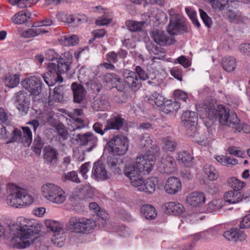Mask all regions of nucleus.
<instances>
[{"mask_svg": "<svg viewBox=\"0 0 250 250\" xmlns=\"http://www.w3.org/2000/svg\"><path fill=\"white\" fill-rule=\"evenodd\" d=\"M78 38L76 35H65L61 39V43L64 46H74L78 43Z\"/></svg>", "mask_w": 250, "mask_h": 250, "instance_id": "obj_42", "label": "nucleus"}, {"mask_svg": "<svg viewBox=\"0 0 250 250\" xmlns=\"http://www.w3.org/2000/svg\"><path fill=\"white\" fill-rule=\"evenodd\" d=\"M239 2L236 0H213L211 5L215 11L227 9L229 14L228 16H236Z\"/></svg>", "mask_w": 250, "mask_h": 250, "instance_id": "obj_10", "label": "nucleus"}, {"mask_svg": "<svg viewBox=\"0 0 250 250\" xmlns=\"http://www.w3.org/2000/svg\"><path fill=\"white\" fill-rule=\"evenodd\" d=\"M124 172L125 175L128 177L132 186L137 188L138 190L141 191V188L143 187L144 181L140 177V173L134 170L133 167L129 164L125 165Z\"/></svg>", "mask_w": 250, "mask_h": 250, "instance_id": "obj_12", "label": "nucleus"}, {"mask_svg": "<svg viewBox=\"0 0 250 250\" xmlns=\"http://www.w3.org/2000/svg\"><path fill=\"white\" fill-rule=\"evenodd\" d=\"M241 229L250 228V213L244 216L240 223Z\"/></svg>", "mask_w": 250, "mask_h": 250, "instance_id": "obj_63", "label": "nucleus"}, {"mask_svg": "<svg viewBox=\"0 0 250 250\" xmlns=\"http://www.w3.org/2000/svg\"><path fill=\"white\" fill-rule=\"evenodd\" d=\"M103 80L106 83H110L112 86H118L117 83L121 82V79L117 74L113 73L104 75Z\"/></svg>", "mask_w": 250, "mask_h": 250, "instance_id": "obj_41", "label": "nucleus"}, {"mask_svg": "<svg viewBox=\"0 0 250 250\" xmlns=\"http://www.w3.org/2000/svg\"><path fill=\"white\" fill-rule=\"evenodd\" d=\"M177 159L180 164L188 167L192 165L193 158L188 152L182 151L178 153Z\"/></svg>", "mask_w": 250, "mask_h": 250, "instance_id": "obj_28", "label": "nucleus"}, {"mask_svg": "<svg viewBox=\"0 0 250 250\" xmlns=\"http://www.w3.org/2000/svg\"><path fill=\"white\" fill-rule=\"evenodd\" d=\"M9 3L13 6L17 5L20 8L27 7V0H9Z\"/></svg>", "mask_w": 250, "mask_h": 250, "instance_id": "obj_59", "label": "nucleus"}, {"mask_svg": "<svg viewBox=\"0 0 250 250\" xmlns=\"http://www.w3.org/2000/svg\"><path fill=\"white\" fill-rule=\"evenodd\" d=\"M53 100L57 102H60L63 99V87L62 85H59L54 88L53 95Z\"/></svg>", "mask_w": 250, "mask_h": 250, "instance_id": "obj_48", "label": "nucleus"}, {"mask_svg": "<svg viewBox=\"0 0 250 250\" xmlns=\"http://www.w3.org/2000/svg\"><path fill=\"white\" fill-rule=\"evenodd\" d=\"M165 207L167 213L174 215L182 213L184 209L182 204L175 202L167 203L166 204Z\"/></svg>", "mask_w": 250, "mask_h": 250, "instance_id": "obj_33", "label": "nucleus"}, {"mask_svg": "<svg viewBox=\"0 0 250 250\" xmlns=\"http://www.w3.org/2000/svg\"><path fill=\"white\" fill-rule=\"evenodd\" d=\"M84 84L88 90L91 89L94 93H98L100 91L101 85L94 81H90Z\"/></svg>", "mask_w": 250, "mask_h": 250, "instance_id": "obj_55", "label": "nucleus"}, {"mask_svg": "<svg viewBox=\"0 0 250 250\" xmlns=\"http://www.w3.org/2000/svg\"><path fill=\"white\" fill-rule=\"evenodd\" d=\"M177 145L174 139L167 137L163 139L162 148L165 152H173L175 150Z\"/></svg>", "mask_w": 250, "mask_h": 250, "instance_id": "obj_37", "label": "nucleus"}, {"mask_svg": "<svg viewBox=\"0 0 250 250\" xmlns=\"http://www.w3.org/2000/svg\"><path fill=\"white\" fill-rule=\"evenodd\" d=\"M161 172L170 174L176 170V164L175 159L172 156L164 155L162 157L159 164Z\"/></svg>", "mask_w": 250, "mask_h": 250, "instance_id": "obj_17", "label": "nucleus"}, {"mask_svg": "<svg viewBox=\"0 0 250 250\" xmlns=\"http://www.w3.org/2000/svg\"><path fill=\"white\" fill-rule=\"evenodd\" d=\"M72 118L74 123L73 124V125L72 126V130H75L76 129H79L84 127V124L83 123V120L80 118H73L71 116H70Z\"/></svg>", "mask_w": 250, "mask_h": 250, "instance_id": "obj_56", "label": "nucleus"}, {"mask_svg": "<svg viewBox=\"0 0 250 250\" xmlns=\"http://www.w3.org/2000/svg\"><path fill=\"white\" fill-rule=\"evenodd\" d=\"M224 198L226 202L234 204L241 202L243 199V196L239 191L230 190L225 193Z\"/></svg>", "mask_w": 250, "mask_h": 250, "instance_id": "obj_26", "label": "nucleus"}, {"mask_svg": "<svg viewBox=\"0 0 250 250\" xmlns=\"http://www.w3.org/2000/svg\"><path fill=\"white\" fill-rule=\"evenodd\" d=\"M124 121V119L120 116H114L107 120L106 125L105 126V130H119L123 127Z\"/></svg>", "mask_w": 250, "mask_h": 250, "instance_id": "obj_25", "label": "nucleus"}, {"mask_svg": "<svg viewBox=\"0 0 250 250\" xmlns=\"http://www.w3.org/2000/svg\"><path fill=\"white\" fill-rule=\"evenodd\" d=\"M205 172L208 175V179L210 180H215L218 177L216 170L212 167L209 166L208 168H206Z\"/></svg>", "mask_w": 250, "mask_h": 250, "instance_id": "obj_58", "label": "nucleus"}, {"mask_svg": "<svg viewBox=\"0 0 250 250\" xmlns=\"http://www.w3.org/2000/svg\"><path fill=\"white\" fill-rule=\"evenodd\" d=\"M14 98L17 109L23 114H27L29 108L30 101L26 93L19 91L16 93Z\"/></svg>", "mask_w": 250, "mask_h": 250, "instance_id": "obj_14", "label": "nucleus"}, {"mask_svg": "<svg viewBox=\"0 0 250 250\" xmlns=\"http://www.w3.org/2000/svg\"><path fill=\"white\" fill-rule=\"evenodd\" d=\"M152 142V137L149 134L146 133L143 135L141 139L140 145L146 151V154H153L150 150V149L153 147Z\"/></svg>", "mask_w": 250, "mask_h": 250, "instance_id": "obj_31", "label": "nucleus"}, {"mask_svg": "<svg viewBox=\"0 0 250 250\" xmlns=\"http://www.w3.org/2000/svg\"><path fill=\"white\" fill-rule=\"evenodd\" d=\"M64 240L65 235L63 230L54 234L52 238L53 243L59 247H62L63 246Z\"/></svg>", "mask_w": 250, "mask_h": 250, "instance_id": "obj_46", "label": "nucleus"}, {"mask_svg": "<svg viewBox=\"0 0 250 250\" xmlns=\"http://www.w3.org/2000/svg\"><path fill=\"white\" fill-rule=\"evenodd\" d=\"M73 94V101L75 103H81L85 97L86 91L84 87L77 83H73L71 86Z\"/></svg>", "mask_w": 250, "mask_h": 250, "instance_id": "obj_22", "label": "nucleus"}, {"mask_svg": "<svg viewBox=\"0 0 250 250\" xmlns=\"http://www.w3.org/2000/svg\"><path fill=\"white\" fill-rule=\"evenodd\" d=\"M58 20L74 27L78 25L82 21V19L79 18L76 20L73 17H59Z\"/></svg>", "mask_w": 250, "mask_h": 250, "instance_id": "obj_47", "label": "nucleus"}, {"mask_svg": "<svg viewBox=\"0 0 250 250\" xmlns=\"http://www.w3.org/2000/svg\"><path fill=\"white\" fill-rule=\"evenodd\" d=\"M196 108L201 118L208 119L211 124L217 118L221 125L231 127H236L240 122L235 112L226 109L222 105H216L208 100H205L197 105Z\"/></svg>", "mask_w": 250, "mask_h": 250, "instance_id": "obj_1", "label": "nucleus"}, {"mask_svg": "<svg viewBox=\"0 0 250 250\" xmlns=\"http://www.w3.org/2000/svg\"><path fill=\"white\" fill-rule=\"evenodd\" d=\"M48 31L43 28L37 27L30 28L20 32V36L23 38L29 39L36 37L40 35L48 33Z\"/></svg>", "mask_w": 250, "mask_h": 250, "instance_id": "obj_24", "label": "nucleus"}, {"mask_svg": "<svg viewBox=\"0 0 250 250\" xmlns=\"http://www.w3.org/2000/svg\"><path fill=\"white\" fill-rule=\"evenodd\" d=\"M45 83L49 86H54L57 83H62L63 82V78L60 73H58L56 69L51 70V65L48 64V71L42 75Z\"/></svg>", "mask_w": 250, "mask_h": 250, "instance_id": "obj_15", "label": "nucleus"}, {"mask_svg": "<svg viewBox=\"0 0 250 250\" xmlns=\"http://www.w3.org/2000/svg\"><path fill=\"white\" fill-rule=\"evenodd\" d=\"M115 155H117L113 154V155L108 156L107 162L108 166L110 170L114 173L117 174L120 173L121 170L119 163L120 160L118 157Z\"/></svg>", "mask_w": 250, "mask_h": 250, "instance_id": "obj_30", "label": "nucleus"}, {"mask_svg": "<svg viewBox=\"0 0 250 250\" xmlns=\"http://www.w3.org/2000/svg\"><path fill=\"white\" fill-rule=\"evenodd\" d=\"M96 226V223L93 219L76 217H72L67 224L69 231L77 233H88Z\"/></svg>", "mask_w": 250, "mask_h": 250, "instance_id": "obj_5", "label": "nucleus"}, {"mask_svg": "<svg viewBox=\"0 0 250 250\" xmlns=\"http://www.w3.org/2000/svg\"><path fill=\"white\" fill-rule=\"evenodd\" d=\"M92 11L95 14H100L102 15V16H107L110 14L108 10L104 9L101 6L92 8Z\"/></svg>", "mask_w": 250, "mask_h": 250, "instance_id": "obj_62", "label": "nucleus"}, {"mask_svg": "<svg viewBox=\"0 0 250 250\" xmlns=\"http://www.w3.org/2000/svg\"><path fill=\"white\" fill-rule=\"evenodd\" d=\"M45 224L48 229L54 232V234L63 230V225L59 222L52 220H46Z\"/></svg>", "mask_w": 250, "mask_h": 250, "instance_id": "obj_39", "label": "nucleus"}, {"mask_svg": "<svg viewBox=\"0 0 250 250\" xmlns=\"http://www.w3.org/2000/svg\"><path fill=\"white\" fill-rule=\"evenodd\" d=\"M152 37L153 41L160 45L164 46L169 44L168 37L163 31L159 30L154 31L152 32Z\"/></svg>", "mask_w": 250, "mask_h": 250, "instance_id": "obj_29", "label": "nucleus"}, {"mask_svg": "<svg viewBox=\"0 0 250 250\" xmlns=\"http://www.w3.org/2000/svg\"><path fill=\"white\" fill-rule=\"evenodd\" d=\"M20 81L19 74H8L4 79V83L6 86L14 88L19 84Z\"/></svg>", "mask_w": 250, "mask_h": 250, "instance_id": "obj_38", "label": "nucleus"}, {"mask_svg": "<svg viewBox=\"0 0 250 250\" xmlns=\"http://www.w3.org/2000/svg\"><path fill=\"white\" fill-rule=\"evenodd\" d=\"M141 212L147 219L153 220L157 216L155 208L150 205H144L141 208Z\"/></svg>", "mask_w": 250, "mask_h": 250, "instance_id": "obj_32", "label": "nucleus"}, {"mask_svg": "<svg viewBox=\"0 0 250 250\" xmlns=\"http://www.w3.org/2000/svg\"><path fill=\"white\" fill-rule=\"evenodd\" d=\"M22 86L32 95L37 96L41 92L42 83L39 77L32 76L21 82Z\"/></svg>", "mask_w": 250, "mask_h": 250, "instance_id": "obj_11", "label": "nucleus"}, {"mask_svg": "<svg viewBox=\"0 0 250 250\" xmlns=\"http://www.w3.org/2000/svg\"><path fill=\"white\" fill-rule=\"evenodd\" d=\"M89 208L90 210H92L96 213L97 216L101 217L102 219H104V217H106L105 215V212L100 210V207L96 203H90L89 205Z\"/></svg>", "mask_w": 250, "mask_h": 250, "instance_id": "obj_52", "label": "nucleus"}, {"mask_svg": "<svg viewBox=\"0 0 250 250\" xmlns=\"http://www.w3.org/2000/svg\"><path fill=\"white\" fill-rule=\"evenodd\" d=\"M6 202L11 207L21 208L31 205L33 202V197L25 189L16 188L14 192L7 196Z\"/></svg>", "mask_w": 250, "mask_h": 250, "instance_id": "obj_4", "label": "nucleus"}, {"mask_svg": "<svg viewBox=\"0 0 250 250\" xmlns=\"http://www.w3.org/2000/svg\"><path fill=\"white\" fill-rule=\"evenodd\" d=\"M167 31L171 35H175L187 32L188 28L186 24L178 17H171L167 26Z\"/></svg>", "mask_w": 250, "mask_h": 250, "instance_id": "obj_13", "label": "nucleus"}, {"mask_svg": "<svg viewBox=\"0 0 250 250\" xmlns=\"http://www.w3.org/2000/svg\"><path fill=\"white\" fill-rule=\"evenodd\" d=\"M136 73L137 75V77H139V80H146L148 76L145 71L140 66H137L135 68Z\"/></svg>", "mask_w": 250, "mask_h": 250, "instance_id": "obj_60", "label": "nucleus"}, {"mask_svg": "<svg viewBox=\"0 0 250 250\" xmlns=\"http://www.w3.org/2000/svg\"><path fill=\"white\" fill-rule=\"evenodd\" d=\"M165 98L157 92H154L148 98V101L153 106L161 107L164 104Z\"/></svg>", "mask_w": 250, "mask_h": 250, "instance_id": "obj_35", "label": "nucleus"}, {"mask_svg": "<svg viewBox=\"0 0 250 250\" xmlns=\"http://www.w3.org/2000/svg\"><path fill=\"white\" fill-rule=\"evenodd\" d=\"M158 180L157 177H152L144 181L143 186L141 188V191L151 194L155 190L156 185Z\"/></svg>", "mask_w": 250, "mask_h": 250, "instance_id": "obj_27", "label": "nucleus"}, {"mask_svg": "<svg viewBox=\"0 0 250 250\" xmlns=\"http://www.w3.org/2000/svg\"><path fill=\"white\" fill-rule=\"evenodd\" d=\"M223 236L228 240L233 242L242 241L246 239V235L243 231L234 229L225 231Z\"/></svg>", "mask_w": 250, "mask_h": 250, "instance_id": "obj_23", "label": "nucleus"}, {"mask_svg": "<svg viewBox=\"0 0 250 250\" xmlns=\"http://www.w3.org/2000/svg\"><path fill=\"white\" fill-rule=\"evenodd\" d=\"M230 184L231 187L234 189V190L237 191L241 190L246 185L245 182L235 178L231 179Z\"/></svg>", "mask_w": 250, "mask_h": 250, "instance_id": "obj_51", "label": "nucleus"}, {"mask_svg": "<svg viewBox=\"0 0 250 250\" xmlns=\"http://www.w3.org/2000/svg\"><path fill=\"white\" fill-rule=\"evenodd\" d=\"M42 192L45 198L54 203L62 204L66 199L64 191L54 184L46 183L43 185L42 187Z\"/></svg>", "mask_w": 250, "mask_h": 250, "instance_id": "obj_6", "label": "nucleus"}, {"mask_svg": "<svg viewBox=\"0 0 250 250\" xmlns=\"http://www.w3.org/2000/svg\"><path fill=\"white\" fill-rule=\"evenodd\" d=\"M123 77L125 83L132 90L135 91L141 86V81L135 72L125 70L123 72Z\"/></svg>", "mask_w": 250, "mask_h": 250, "instance_id": "obj_16", "label": "nucleus"}, {"mask_svg": "<svg viewBox=\"0 0 250 250\" xmlns=\"http://www.w3.org/2000/svg\"><path fill=\"white\" fill-rule=\"evenodd\" d=\"M53 21L50 19H45L44 20L36 21L33 23V24L31 25V27L37 28V27H41L43 26H50L52 24Z\"/></svg>", "mask_w": 250, "mask_h": 250, "instance_id": "obj_54", "label": "nucleus"}, {"mask_svg": "<svg viewBox=\"0 0 250 250\" xmlns=\"http://www.w3.org/2000/svg\"><path fill=\"white\" fill-rule=\"evenodd\" d=\"M47 54L52 56L48 59L51 62L49 63L51 65V69L57 70L61 75L66 73L70 68L72 62V56L68 52H64L60 58L55 57L56 54L53 49L47 51Z\"/></svg>", "mask_w": 250, "mask_h": 250, "instance_id": "obj_3", "label": "nucleus"}, {"mask_svg": "<svg viewBox=\"0 0 250 250\" xmlns=\"http://www.w3.org/2000/svg\"><path fill=\"white\" fill-rule=\"evenodd\" d=\"M236 62V60L232 57H225L222 60L223 67L226 71L231 72L234 70Z\"/></svg>", "mask_w": 250, "mask_h": 250, "instance_id": "obj_40", "label": "nucleus"}, {"mask_svg": "<svg viewBox=\"0 0 250 250\" xmlns=\"http://www.w3.org/2000/svg\"><path fill=\"white\" fill-rule=\"evenodd\" d=\"M30 17H12L11 21L15 24H26L30 26L29 24Z\"/></svg>", "mask_w": 250, "mask_h": 250, "instance_id": "obj_49", "label": "nucleus"}, {"mask_svg": "<svg viewBox=\"0 0 250 250\" xmlns=\"http://www.w3.org/2000/svg\"><path fill=\"white\" fill-rule=\"evenodd\" d=\"M175 63H178L185 68H188L191 65L190 62L185 56H181L174 61Z\"/></svg>", "mask_w": 250, "mask_h": 250, "instance_id": "obj_57", "label": "nucleus"}, {"mask_svg": "<svg viewBox=\"0 0 250 250\" xmlns=\"http://www.w3.org/2000/svg\"><path fill=\"white\" fill-rule=\"evenodd\" d=\"M11 138L8 143L21 142V131L18 128H14L10 133Z\"/></svg>", "mask_w": 250, "mask_h": 250, "instance_id": "obj_50", "label": "nucleus"}, {"mask_svg": "<svg viewBox=\"0 0 250 250\" xmlns=\"http://www.w3.org/2000/svg\"><path fill=\"white\" fill-rule=\"evenodd\" d=\"M181 118L182 125L187 129L188 135L194 137L196 131L195 125L198 121L197 113L191 111H186L183 113Z\"/></svg>", "mask_w": 250, "mask_h": 250, "instance_id": "obj_9", "label": "nucleus"}, {"mask_svg": "<svg viewBox=\"0 0 250 250\" xmlns=\"http://www.w3.org/2000/svg\"><path fill=\"white\" fill-rule=\"evenodd\" d=\"M43 140L38 135L35 137L33 146H32L33 151L37 155H40L42 149L44 146Z\"/></svg>", "mask_w": 250, "mask_h": 250, "instance_id": "obj_45", "label": "nucleus"}, {"mask_svg": "<svg viewBox=\"0 0 250 250\" xmlns=\"http://www.w3.org/2000/svg\"><path fill=\"white\" fill-rule=\"evenodd\" d=\"M21 143L25 146H29L32 143V133L28 126L22 127Z\"/></svg>", "mask_w": 250, "mask_h": 250, "instance_id": "obj_36", "label": "nucleus"}, {"mask_svg": "<svg viewBox=\"0 0 250 250\" xmlns=\"http://www.w3.org/2000/svg\"><path fill=\"white\" fill-rule=\"evenodd\" d=\"M92 175L96 179L105 180L109 178L110 174L106 171L105 167L101 162L94 164Z\"/></svg>", "mask_w": 250, "mask_h": 250, "instance_id": "obj_21", "label": "nucleus"}, {"mask_svg": "<svg viewBox=\"0 0 250 250\" xmlns=\"http://www.w3.org/2000/svg\"><path fill=\"white\" fill-rule=\"evenodd\" d=\"M92 11L95 14H100L102 15V16H107L110 14L108 10L104 9L101 6L92 8Z\"/></svg>", "mask_w": 250, "mask_h": 250, "instance_id": "obj_61", "label": "nucleus"}, {"mask_svg": "<svg viewBox=\"0 0 250 250\" xmlns=\"http://www.w3.org/2000/svg\"><path fill=\"white\" fill-rule=\"evenodd\" d=\"M39 230L31 222L27 224H14L8 226L6 230L5 239L11 237L10 245L17 249H24L30 246L28 239L34 234H37Z\"/></svg>", "mask_w": 250, "mask_h": 250, "instance_id": "obj_2", "label": "nucleus"}, {"mask_svg": "<svg viewBox=\"0 0 250 250\" xmlns=\"http://www.w3.org/2000/svg\"><path fill=\"white\" fill-rule=\"evenodd\" d=\"M182 184L180 180L175 177L168 178L164 186L165 191L169 194H174L181 190Z\"/></svg>", "mask_w": 250, "mask_h": 250, "instance_id": "obj_18", "label": "nucleus"}, {"mask_svg": "<svg viewBox=\"0 0 250 250\" xmlns=\"http://www.w3.org/2000/svg\"><path fill=\"white\" fill-rule=\"evenodd\" d=\"M108 150L113 154L122 155L128 150L129 143L127 138L122 135L114 136L106 144Z\"/></svg>", "mask_w": 250, "mask_h": 250, "instance_id": "obj_8", "label": "nucleus"}, {"mask_svg": "<svg viewBox=\"0 0 250 250\" xmlns=\"http://www.w3.org/2000/svg\"><path fill=\"white\" fill-rule=\"evenodd\" d=\"M171 75L176 79L182 81V71L180 69L177 67H173L170 70Z\"/></svg>", "mask_w": 250, "mask_h": 250, "instance_id": "obj_64", "label": "nucleus"}, {"mask_svg": "<svg viewBox=\"0 0 250 250\" xmlns=\"http://www.w3.org/2000/svg\"><path fill=\"white\" fill-rule=\"evenodd\" d=\"M206 201L205 193L200 191H194L188 195L186 198L187 203L193 207H200Z\"/></svg>", "mask_w": 250, "mask_h": 250, "instance_id": "obj_20", "label": "nucleus"}, {"mask_svg": "<svg viewBox=\"0 0 250 250\" xmlns=\"http://www.w3.org/2000/svg\"><path fill=\"white\" fill-rule=\"evenodd\" d=\"M77 138L80 140L81 145H89L90 146L86 150L87 152L91 151L97 145V138L92 133L87 132L83 134H78L77 135Z\"/></svg>", "mask_w": 250, "mask_h": 250, "instance_id": "obj_19", "label": "nucleus"}, {"mask_svg": "<svg viewBox=\"0 0 250 250\" xmlns=\"http://www.w3.org/2000/svg\"><path fill=\"white\" fill-rule=\"evenodd\" d=\"M44 151L43 157L46 163L49 164L55 163L57 161V151L50 146L45 147Z\"/></svg>", "mask_w": 250, "mask_h": 250, "instance_id": "obj_34", "label": "nucleus"}, {"mask_svg": "<svg viewBox=\"0 0 250 250\" xmlns=\"http://www.w3.org/2000/svg\"><path fill=\"white\" fill-rule=\"evenodd\" d=\"M64 178L66 180H69L76 183H80L81 182L77 173L75 171L68 172L64 174Z\"/></svg>", "mask_w": 250, "mask_h": 250, "instance_id": "obj_53", "label": "nucleus"}, {"mask_svg": "<svg viewBox=\"0 0 250 250\" xmlns=\"http://www.w3.org/2000/svg\"><path fill=\"white\" fill-rule=\"evenodd\" d=\"M146 23L145 21H127L125 22V25L127 28L132 32L141 31L143 25Z\"/></svg>", "mask_w": 250, "mask_h": 250, "instance_id": "obj_43", "label": "nucleus"}, {"mask_svg": "<svg viewBox=\"0 0 250 250\" xmlns=\"http://www.w3.org/2000/svg\"><path fill=\"white\" fill-rule=\"evenodd\" d=\"M156 159V156L153 154H146L138 157L135 164L130 165L137 173H143L146 175L152 170Z\"/></svg>", "mask_w": 250, "mask_h": 250, "instance_id": "obj_7", "label": "nucleus"}, {"mask_svg": "<svg viewBox=\"0 0 250 250\" xmlns=\"http://www.w3.org/2000/svg\"><path fill=\"white\" fill-rule=\"evenodd\" d=\"M92 108L95 111H104L109 107L108 102L103 99H96L92 103Z\"/></svg>", "mask_w": 250, "mask_h": 250, "instance_id": "obj_44", "label": "nucleus"}]
</instances>
